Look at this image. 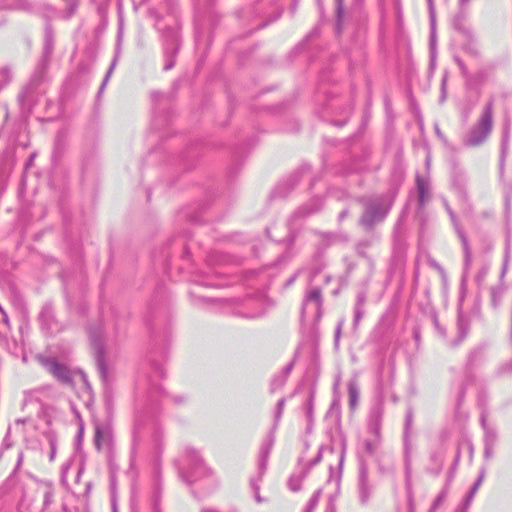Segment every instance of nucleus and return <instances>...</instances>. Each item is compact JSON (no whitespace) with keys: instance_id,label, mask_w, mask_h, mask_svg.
<instances>
[{"instance_id":"1","label":"nucleus","mask_w":512,"mask_h":512,"mask_svg":"<svg viewBox=\"0 0 512 512\" xmlns=\"http://www.w3.org/2000/svg\"><path fill=\"white\" fill-rule=\"evenodd\" d=\"M493 126V103L485 106L478 121L466 133L463 144L467 147L482 145L489 137Z\"/></svg>"},{"instance_id":"2","label":"nucleus","mask_w":512,"mask_h":512,"mask_svg":"<svg viewBox=\"0 0 512 512\" xmlns=\"http://www.w3.org/2000/svg\"><path fill=\"white\" fill-rule=\"evenodd\" d=\"M39 362L60 382L64 384H73L75 379L86 383V376L82 372H72L64 365L59 364L53 358L40 356Z\"/></svg>"},{"instance_id":"3","label":"nucleus","mask_w":512,"mask_h":512,"mask_svg":"<svg viewBox=\"0 0 512 512\" xmlns=\"http://www.w3.org/2000/svg\"><path fill=\"white\" fill-rule=\"evenodd\" d=\"M391 203L384 198H376L369 201L361 218V223L371 228L375 223L382 221L390 209Z\"/></svg>"},{"instance_id":"4","label":"nucleus","mask_w":512,"mask_h":512,"mask_svg":"<svg viewBox=\"0 0 512 512\" xmlns=\"http://www.w3.org/2000/svg\"><path fill=\"white\" fill-rule=\"evenodd\" d=\"M111 429L108 425L96 424L95 443L98 448L108 445L111 441Z\"/></svg>"},{"instance_id":"5","label":"nucleus","mask_w":512,"mask_h":512,"mask_svg":"<svg viewBox=\"0 0 512 512\" xmlns=\"http://www.w3.org/2000/svg\"><path fill=\"white\" fill-rule=\"evenodd\" d=\"M417 190H418L419 207L423 208L425 203L429 199V186L420 177L417 178Z\"/></svg>"},{"instance_id":"6","label":"nucleus","mask_w":512,"mask_h":512,"mask_svg":"<svg viewBox=\"0 0 512 512\" xmlns=\"http://www.w3.org/2000/svg\"><path fill=\"white\" fill-rule=\"evenodd\" d=\"M313 304L315 309H319L321 306V291L319 288H312L306 295L304 307H308Z\"/></svg>"},{"instance_id":"7","label":"nucleus","mask_w":512,"mask_h":512,"mask_svg":"<svg viewBox=\"0 0 512 512\" xmlns=\"http://www.w3.org/2000/svg\"><path fill=\"white\" fill-rule=\"evenodd\" d=\"M348 393H349V405H350L351 409L353 410L357 406L358 400H359V389H358V385L355 380L349 381Z\"/></svg>"},{"instance_id":"8","label":"nucleus","mask_w":512,"mask_h":512,"mask_svg":"<svg viewBox=\"0 0 512 512\" xmlns=\"http://www.w3.org/2000/svg\"><path fill=\"white\" fill-rule=\"evenodd\" d=\"M457 325H458L460 339H463L466 336L468 329H469V320L466 317V315L462 312L461 307H459V311H458Z\"/></svg>"},{"instance_id":"9","label":"nucleus","mask_w":512,"mask_h":512,"mask_svg":"<svg viewBox=\"0 0 512 512\" xmlns=\"http://www.w3.org/2000/svg\"><path fill=\"white\" fill-rule=\"evenodd\" d=\"M93 343H94V346L96 349L97 365H98L100 374L102 375V377H104L105 373H106V368L104 365L103 349H102L101 344L98 341H96L95 339H93Z\"/></svg>"},{"instance_id":"10","label":"nucleus","mask_w":512,"mask_h":512,"mask_svg":"<svg viewBox=\"0 0 512 512\" xmlns=\"http://www.w3.org/2000/svg\"><path fill=\"white\" fill-rule=\"evenodd\" d=\"M482 426L486 431V448H485V457L490 458L492 456V443L495 440V435L490 433L487 429L486 421L482 420Z\"/></svg>"},{"instance_id":"11","label":"nucleus","mask_w":512,"mask_h":512,"mask_svg":"<svg viewBox=\"0 0 512 512\" xmlns=\"http://www.w3.org/2000/svg\"><path fill=\"white\" fill-rule=\"evenodd\" d=\"M359 487H360L362 497H363V499H365L367 497L368 491H369L367 473H366L365 469L361 470Z\"/></svg>"},{"instance_id":"12","label":"nucleus","mask_w":512,"mask_h":512,"mask_svg":"<svg viewBox=\"0 0 512 512\" xmlns=\"http://www.w3.org/2000/svg\"><path fill=\"white\" fill-rule=\"evenodd\" d=\"M41 405V409H42V413L44 414V416H50L51 414L53 413H63L62 410H60L57 406H53V405H50V404H40Z\"/></svg>"},{"instance_id":"13","label":"nucleus","mask_w":512,"mask_h":512,"mask_svg":"<svg viewBox=\"0 0 512 512\" xmlns=\"http://www.w3.org/2000/svg\"><path fill=\"white\" fill-rule=\"evenodd\" d=\"M459 236L461 238L464 252H465V261H466V264H468L470 261V250H469L468 242L463 233L459 232Z\"/></svg>"},{"instance_id":"14","label":"nucleus","mask_w":512,"mask_h":512,"mask_svg":"<svg viewBox=\"0 0 512 512\" xmlns=\"http://www.w3.org/2000/svg\"><path fill=\"white\" fill-rule=\"evenodd\" d=\"M319 497H320V491L315 492L309 501L308 512H310L317 505Z\"/></svg>"},{"instance_id":"15","label":"nucleus","mask_w":512,"mask_h":512,"mask_svg":"<svg viewBox=\"0 0 512 512\" xmlns=\"http://www.w3.org/2000/svg\"><path fill=\"white\" fill-rule=\"evenodd\" d=\"M480 487V484L479 483H475L471 489V491L469 492L468 496H467V499H466V504L469 505V503L471 502V500L473 499L475 493L477 492V490L479 489Z\"/></svg>"},{"instance_id":"16","label":"nucleus","mask_w":512,"mask_h":512,"mask_svg":"<svg viewBox=\"0 0 512 512\" xmlns=\"http://www.w3.org/2000/svg\"><path fill=\"white\" fill-rule=\"evenodd\" d=\"M480 487V484L479 483H475L471 489V491L469 492L468 496H467V499H466V504L469 505V503L471 502V500L473 499L475 493L477 492V490L479 489Z\"/></svg>"},{"instance_id":"17","label":"nucleus","mask_w":512,"mask_h":512,"mask_svg":"<svg viewBox=\"0 0 512 512\" xmlns=\"http://www.w3.org/2000/svg\"><path fill=\"white\" fill-rule=\"evenodd\" d=\"M289 486H290L291 490L297 491L299 489V487H300V478L292 477L289 480Z\"/></svg>"},{"instance_id":"18","label":"nucleus","mask_w":512,"mask_h":512,"mask_svg":"<svg viewBox=\"0 0 512 512\" xmlns=\"http://www.w3.org/2000/svg\"><path fill=\"white\" fill-rule=\"evenodd\" d=\"M114 66H115V61L111 64V66H110L109 70L107 71V74H106L105 79H104V81H103V83H102V86H101V88H100V91H102V90H103V88H104V86L106 85V83H107V81H108L109 77L111 76V73H112V71H113V69H114Z\"/></svg>"},{"instance_id":"19","label":"nucleus","mask_w":512,"mask_h":512,"mask_svg":"<svg viewBox=\"0 0 512 512\" xmlns=\"http://www.w3.org/2000/svg\"><path fill=\"white\" fill-rule=\"evenodd\" d=\"M501 371L502 372H512V359L508 363H506L505 365L502 366Z\"/></svg>"},{"instance_id":"20","label":"nucleus","mask_w":512,"mask_h":512,"mask_svg":"<svg viewBox=\"0 0 512 512\" xmlns=\"http://www.w3.org/2000/svg\"><path fill=\"white\" fill-rule=\"evenodd\" d=\"M321 454H322V450H321V449H318L316 458H315L314 460L310 461V464H311V465H314V464H316L317 462H319V461H320V458H321Z\"/></svg>"},{"instance_id":"21","label":"nucleus","mask_w":512,"mask_h":512,"mask_svg":"<svg viewBox=\"0 0 512 512\" xmlns=\"http://www.w3.org/2000/svg\"><path fill=\"white\" fill-rule=\"evenodd\" d=\"M361 317H362V312L359 308H357L355 311V324H357L359 322Z\"/></svg>"},{"instance_id":"22","label":"nucleus","mask_w":512,"mask_h":512,"mask_svg":"<svg viewBox=\"0 0 512 512\" xmlns=\"http://www.w3.org/2000/svg\"><path fill=\"white\" fill-rule=\"evenodd\" d=\"M340 333H341V323L338 324L337 329H336V333H335V341L336 342H338V340H339Z\"/></svg>"},{"instance_id":"23","label":"nucleus","mask_w":512,"mask_h":512,"mask_svg":"<svg viewBox=\"0 0 512 512\" xmlns=\"http://www.w3.org/2000/svg\"><path fill=\"white\" fill-rule=\"evenodd\" d=\"M484 476H485V471H484V470H482V471L480 472V475H479V477H478V479H477V481H476L475 483H479V484L481 485V484H482V482H483Z\"/></svg>"},{"instance_id":"24","label":"nucleus","mask_w":512,"mask_h":512,"mask_svg":"<svg viewBox=\"0 0 512 512\" xmlns=\"http://www.w3.org/2000/svg\"><path fill=\"white\" fill-rule=\"evenodd\" d=\"M34 404H36V401H34L32 398H29V399L27 398V399L25 400V406H26V407H28V406H30V405H34Z\"/></svg>"},{"instance_id":"25","label":"nucleus","mask_w":512,"mask_h":512,"mask_svg":"<svg viewBox=\"0 0 512 512\" xmlns=\"http://www.w3.org/2000/svg\"><path fill=\"white\" fill-rule=\"evenodd\" d=\"M471 0H459V4L461 7H465L469 4Z\"/></svg>"},{"instance_id":"26","label":"nucleus","mask_w":512,"mask_h":512,"mask_svg":"<svg viewBox=\"0 0 512 512\" xmlns=\"http://www.w3.org/2000/svg\"><path fill=\"white\" fill-rule=\"evenodd\" d=\"M366 449L368 452L372 453L374 450V447L371 443H366Z\"/></svg>"},{"instance_id":"27","label":"nucleus","mask_w":512,"mask_h":512,"mask_svg":"<svg viewBox=\"0 0 512 512\" xmlns=\"http://www.w3.org/2000/svg\"><path fill=\"white\" fill-rule=\"evenodd\" d=\"M201 512H218V511H216V510H214V509H212V508H203V509L201 510Z\"/></svg>"},{"instance_id":"28","label":"nucleus","mask_w":512,"mask_h":512,"mask_svg":"<svg viewBox=\"0 0 512 512\" xmlns=\"http://www.w3.org/2000/svg\"><path fill=\"white\" fill-rule=\"evenodd\" d=\"M428 2H429V7H430L431 18L433 19V7H432V0H428Z\"/></svg>"},{"instance_id":"29","label":"nucleus","mask_w":512,"mask_h":512,"mask_svg":"<svg viewBox=\"0 0 512 512\" xmlns=\"http://www.w3.org/2000/svg\"><path fill=\"white\" fill-rule=\"evenodd\" d=\"M71 408L74 413V416H80V413L74 408V406H71Z\"/></svg>"},{"instance_id":"30","label":"nucleus","mask_w":512,"mask_h":512,"mask_svg":"<svg viewBox=\"0 0 512 512\" xmlns=\"http://www.w3.org/2000/svg\"><path fill=\"white\" fill-rule=\"evenodd\" d=\"M492 294H493V303H494V305H496V293H495V291H493Z\"/></svg>"},{"instance_id":"31","label":"nucleus","mask_w":512,"mask_h":512,"mask_svg":"<svg viewBox=\"0 0 512 512\" xmlns=\"http://www.w3.org/2000/svg\"><path fill=\"white\" fill-rule=\"evenodd\" d=\"M46 49H50V43H49V39L47 38V41H46Z\"/></svg>"},{"instance_id":"32","label":"nucleus","mask_w":512,"mask_h":512,"mask_svg":"<svg viewBox=\"0 0 512 512\" xmlns=\"http://www.w3.org/2000/svg\"><path fill=\"white\" fill-rule=\"evenodd\" d=\"M338 385H339V379L336 380L334 388L337 389Z\"/></svg>"},{"instance_id":"33","label":"nucleus","mask_w":512,"mask_h":512,"mask_svg":"<svg viewBox=\"0 0 512 512\" xmlns=\"http://www.w3.org/2000/svg\"><path fill=\"white\" fill-rule=\"evenodd\" d=\"M409 426H410V420H408V421L406 422V425H405L406 430L408 429V427H409Z\"/></svg>"},{"instance_id":"34","label":"nucleus","mask_w":512,"mask_h":512,"mask_svg":"<svg viewBox=\"0 0 512 512\" xmlns=\"http://www.w3.org/2000/svg\"><path fill=\"white\" fill-rule=\"evenodd\" d=\"M267 453H268V451H267V450H265L264 452H262V458H263V457H266Z\"/></svg>"},{"instance_id":"35","label":"nucleus","mask_w":512,"mask_h":512,"mask_svg":"<svg viewBox=\"0 0 512 512\" xmlns=\"http://www.w3.org/2000/svg\"><path fill=\"white\" fill-rule=\"evenodd\" d=\"M344 216H345V212H342V213L340 214V217H341V218H343Z\"/></svg>"},{"instance_id":"36","label":"nucleus","mask_w":512,"mask_h":512,"mask_svg":"<svg viewBox=\"0 0 512 512\" xmlns=\"http://www.w3.org/2000/svg\"><path fill=\"white\" fill-rule=\"evenodd\" d=\"M283 403H284V401H283V400H281V401L279 402V406H282V405H283Z\"/></svg>"},{"instance_id":"37","label":"nucleus","mask_w":512,"mask_h":512,"mask_svg":"<svg viewBox=\"0 0 512 512\" xmlns=\"http://www.w3.org/2000/svg\"><path fill=\"white\" fill-rule=\"evenodd\" d=\"M445 99V94L443 93L441 101Z\"/></svg>"}]
</instances>
